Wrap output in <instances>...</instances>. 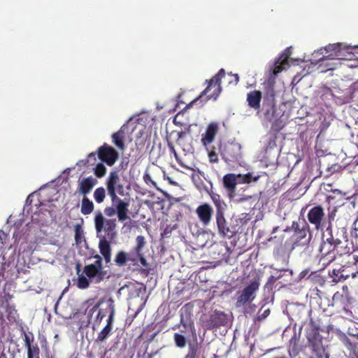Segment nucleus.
I'll use <instances>...</instances> for the list:
<instances>
[{
  "label": "nucleus",
  "instance_id": "55",
  "mask_svg": "<svg viewBox=\"0 0 358 358\" xmlns=\"http://www.w3.org/2000/svg\"><path fill=\"white\" fill-rule=\"evenodd\" d=\"M103 317H104V315H102V314H101V311H99V312L98 313L97 317H98V318H100V319L101 320Z\"/></svg>",
  "mask_w": 358,
  "mask_h": 358
},
{
  "label": "nucleus",
  "instance_id": "1",
  "mask_svg": "<svg viewBox=\"0 0 358 358\" xmlns=\"http://www.w3.org/2000/svg\"><path fill=\"white\" fill-rule=\"evenodd\" d=\"M206 190L215 207V222L220 236L228 238L233 237L236 234V230L229 225L225 218L227 203L221 198V196L213 192L212 189H206Z\"/></svg>",
  "mask_w": 358,
  "mask_h": 358
},
{
  "label": "nucleus",
  "instance_id": "36",
  "mask_svg": "<svg viewBox=\"0 0 358 358\" xmlns=\"http://www.w3.org/2000/svg\"><path fill=\"white\" fill-rule=\"evenodd\" d=\"M89 285H90L89 280L83 275H79L78 277V280H77V287L79 289H84L87 288L89 287Z\"/></svg>",
  "mask_w": 358,
  "mask_h": 358
},
{
  "label": "nucleus",
  "instance_id": "39",
  "mask_svg": "<svg viewBox=\"0 0 358 358\" xmlns=\"http://www.w3.org/2000/svg\"><path fill=\"white\" fill-rule=\"evenodd\" d=\"M83 235L80 230V227L79 225H76L75 229V241L77 244L81 243L82 240L83 238Z\"/></svg>",
  "mask_w": 358,
  "mask_h": 358
},
{
  "label": "nucleus",
  "instance_id": "10",
  "mask_svg": "<svg viewBox=\"0 0 358 358\" xmlns=\"http://www.w3.org/2000/svg\"><path fill=\"white\" fill-rule=\"evenodd\" d=\"M358 50L357 47H350L341 43L329 44L326 46L327 52H331L328 57L338 59L352 60L354 59V51Z\"/></svg>",
  "mask_w": 358,
  "mask_h": 358
},
{
  "label": "nucleus",
  "instance_id": "32",
  "mask_svg": "<svg viewBox=\"0 0 358 358\" xmlns=\"http://www.w3.org/2000/svg\"><path fill=\"white\" fill-rule=\"evenodd\" d=\"M199 350V345L197 342L189 343L188 352L185 358H196Z\"/></svg>",
  "mask_w": 358,
  "mask_h": 358
},
{
  "label": "nucleus",
  "instance_id": "35",
  "mask_svg": "<svg viewBox=\"0 0 358 358\" xmlns=\"http://www.w3.org/2000/svg\"><path fill=\"white\" fill-rule=\"evenodd\" d=\"M94 173L97 178H102L106 173V168L103 164L99 162L94 167Z\"/></svg>",
  "mask_w": 358,
  "mask_h": 358
},
{
  "label": "nucleus",
  "instance_id": "46",
  "mask_svg": "<svg viewBox=\"0 0 358 358\" xmlns=\"http://www.w3.org/2000/svg\"><path fill=\"white\" fill-rule=\"evenodd\" d=\"M229 76H231V78H233V80H230L229 83H234L235 85H236L238 81H239V77L238 76V74H229Z\"/></svg>",
  "mask_w": 358,
  "mask_h": 358
},
{
  "label": "nucleus",
  "instance_id": "17",
  "mask_svg": "<svg viewBox=\"0 0 358 358\" xmlns=\"http://www.w3.org/2000/svg\"><path fill=\"white\" fill-rule=\"evenodd\" d=\"M83 272L87 277L92 280H94L96 283L109 278L107 271H99L94 265L88 264L85 266Z\"/></svg>",
  "mask_w": 358,
  "mask_h": 358
},
{
  "label": "nucleus",
  "instance_id": "49",
  "mask_svg": "<svg viewBox=\"0 0 358 358\" xmlns=\"http://www.w3.org/2000/svg\"><path fill=\"white\" fill-rule=\"evenodd\" d=\"M277 279L278 278H275L274 276H271L269 278L268 282L271 283H274L277 280Z\"/></svg>",
  "mask_w": 358,
  "mask_h": 358
},
{
  "label": "nucleus",
  "instance_id": "41",
  "mask_svg": "<svg viewBox=\"0 0 358 358\" xmlns=\"http://www.w3.org/2000/svg\"><path fill=\"white\" fill-rule=\"evenodd\" d=\"M208 158L211 163H217L218 162L217 155L214 150H212L208 153Z\"/></svg>",
  "mask_w": 358,
  "mask_h": 358
},
{
  "label": "nucleus",
  "instance_id": "56",
  "mask_svg": "<svg viewBox=\"0 0 358 358\" xmlns=\"http://www.w3.org/2000/svg\"><path fill=\"white\" fill-rule=\"evenodd\" d=\"M181 113H182V112H179V113L176 115V117L173 119V123H174L175 124H178V122H177V120H176V117H177V116H178Z\"/></svg>",
  "mask_w": 358,
  "mask_h": 358
},
{
  "label": "nucleus",
  "instance_id": "9",
  "mask_svg": "<svg viewBox=\"0 0 358 358\" xmlns=\"http://www.w3.org/2000/svg\"><path fill=\"white\" fill-rule=\"evenodd\" d=\"M97 155L99 159L106 163L108 166H112L115 164L119 158L118 152L112 146L107 143H104L99 147L96 152H92L88 155L89 159L93 157L95 160V155Z\"/></svg>",
  "mask_w": 358,
  "mask_h": 358
},
{
  "label": "nucleus",
  "instance_id": "14",
  "mask_svg": "<svg viewBox=\"0 0 358 358\" xmlns=\"http://www.w3.org/2000/svg\"><path fill=\"white\" fill-rule=\"evenodd\" d=\"M227 315L224 312L215 310L205 322L206 329L213 330L227 324Z\"/></svg>",
  "mask_w": 358,
  "mask_h": 358
},
{
  "label": "nucleus",
  "instance_id": "63",
  "mask_svg": "<svg viewBox=\"0 0 358 358\" xmlns=\"http://www.w3.org/2000/svg\"><path fill=\"white\" fill-rule=\"evenodd\" d=\"M183 327L186 329H187L186 324H183Z\"/></svg>",
  "mask_w": 358,
  "mask_h": 358
},
{
  "label": "nucleus",
  "instance_id": "12",
  "mask_svg": "<svg viewBox=\"0 0 358 358\" xmlns=\"http://www.w3.org/2000/svg\"><path fill=\"white\" fill-rule=\"evenodd\" d=\"M220 155L227 163L238 162L242 157L241 145L238 143H227L220 147Z\"/></svg>",
  "mask_w": 358,
  "mask_h": 358
},
{
  "label": "nucleus",
  "instance_id": "4",
  "mask_svg": "<svg viewBox=\"0 0 358 358\" xmlns=\"http://www.w3.org/2000/svg\"><path fill=\"white\" fill-rule=\"evenodd\" d=\"M336 212V208H334L326 215L324 208L321 205H317L308 210L307 218L310 224L314 226L315 229L322 231L327 227V223L331 224L334 220Z\"/></svg>",
  "mask_w": 358,
  "mask_h": 358
},
{
  "label": "nucleus",
  "instance_id": "18",
  "mask_svg": "<svg viewBox=\"0 0 358 358\" xmlns=\"http://www.w3.org/2000/svg\"><path fill=\"white\" fill-rule=\"evenodd\" d=\"M24 345L27 350V358H40V349L37 343H34V337L24 333Z\"/></svg>",
  "mask_w": 358,
  "mask_h": 358
},
{
  "label": "nucleus",
  "instance_id": "37",
  "mask_svg": "<svg viewBox=\"0 0 358 358\" xmlns=\"http://www.w3.org/2000/svg\"><path fill=\"white\" fill-rule=\"evenodd\" d=\"M271 313V310L269 308H266L264 310H262V308H261L257 314L256 317L255 318V321L257 322H261L266 319Z\"/></svg>",
  "mask_w": 358,
  "mask_h": 358
},
{
  "label": "nucleus",
  "instance_id": "59",
  "mask_svg": "<svg viewBox=\"0 0 358 358\" xmlns=\"http://www.w3.org/2000/svg\"><path fill=\"white\" fill-rule=\"evenodd\" d=\"M0 358H6V356L4 354H1Z\"/></svg>",
  "mask_w": 358,
  "mask_h": 358
},
{
  "label": "nucleus",
  "instance_id": "25",
  "mask_svg": "<svg viewBox=\"0 0 358 358\" xmlns=\"http://www.w3.org/2000/svg\"><path fill=\"white\" fill-rule=\"evenodd\" d=\"M115 201H117L116 211L119 220L121 222L126 220L128 218V203L124 202L118 197Z\"/></svg>",
  "mask_w": 358,
  "mask_h": 358
},
{
  "label": "nucleus",
  "instance_id": "45",
  "mask_svg": "<svg viewBox=\"0 0 358 358\" xmlns=\"http://www.w3.org/2000/svg\"><path fill=\"white\" fill-rule=\"evenodd\" d=\"M115 210L111 207H108L105 208V213L106 215L110 217L115 214Z\"/></svg>",
  "mask_w": 358,
  "mask_h": 358
},
{
  "label": "nucleus",
  "instance_id": "11",
  "mask_svg": "<svg viewBox=\"0 0 358 358\" xmlns=\"http://www.w3.org/2000/svg\"><path fill=\"white\" fill-rule=\"evenodd\" d=\"M95 229L96 232L101 233L102 231H105L106 234L104 236H100L99 237H106V240L112 241L116 236L115 231V223L113 220H106L103 215L99 213L95 216L94 218Z\"/></svg>",
  "mask_w": 358,
  "mask_h": 358
},
{
  "label": "nucleus",
  "instance_id": "42",
  "mask_svg": "<svg viewBox=\"0 0 358 358\" xmlns=\"http://www.w3.org/2000/svg\"><path fill=\"white\" fill-rule=\"evenodd\" d=\"M168 147L169 148V150L170 152L173 154L176 159L178 162L179 161V159H178V155L177 154L176 150H175V148H174V145L173 144L171 143V142H168Z\"/></svg>",
  "mask_w": 358,
  "mask_h": 358
},
{
  "label": "nucleus",
  "instance_id": "48",
  "mask_svg": "<svg viewBox=\"0 0 358 358\" xmlns=\"http://www.w3.org/2000/svg\"><path fill=\"white\" fill-rule=\"evenodd\" d=\"M136 261V258L134 257V256L132 255H129V259H128V262H135Z\"/></svg>",
  "mask_w": 358,
  "mask_h": 358
},
{
  "label": "nucleus",
  "instance_id": "20",
  "mask_svg": "<svg viewBox=\"0 0 358 358\" xmlns=\"http://www.w3.org/2000/svg\"><path fill=\"white\" fill-rule=\"evenodd\" d=\"M262 99H263L262 93L259 90H253L247 94L248 106L257 111L261 106Z\"/></svg>",
  "mask_w": 358,
  "mask_h": 358
},
{
  "label": "nucleus",
  "instance_id": "60",
  "mask_svg": "<svg viewBox=\"0 0 358 358\" xmlns=\"http://www.w3.org/2000/svg\"><path fill=\"white\" fill-rule=\"evenodd\" d=\"M147 357H148V358H152V354H148Z\"/></svg>",
  "mask_w": 358,
  "mask_h": 358
},
{
  "label": "nucleus",
  "instance_id": "38",
  "mask_svg": "<svg viewBox=\"0 0 358 358\" xmlns=\"http://www.w3.org/2000/svg\"><path fill=\"white\" fill-rule=\"evenodd\" d=\"M110 315L107 320V324L106 326H109L110 328H112V322H113V316L115 314V308H114L113 300L110 301Z\"/></svg>",
  "mask_w": 358,
  "mask_h": 358
},
{
  "label": "nucleus",
  "instance_id": "40",
  "mask_svg": "<svg viewBox=\"0 0 358 358\" xmlns=\"http://www.w3.org/2000/svg\"><path fill=\"white\" fill-rule=\"evenodd\" d=\"M348 257V263L356 266V268L358 270V256L356 255H349Z\"/></svg>",
  "mask_w": 358,
  "mask_h": 358
},
{
  "label": "nucleus",
  "instance_id": "31",
  "mask_svg": "<svg viewBox=\"0 0 358 358\" xmlns=\"http://www.w3.org/2000/svg\"><path fill=\"white\" fill-rule=\"evenodd\" d=\"M112 329L113 328H110L109 326H105L104 328L98 334L95 341L103 342L105 341L110 334Z\"/></svg>",
  "mask_w": 358,
  "mask_h": 358
},
{
  "label": "nucleus",
  "instance_id": "7",
  "mask_svg": "<svg viewBox=\"0 0 358 358\" xmlns=\"http://www.w3.org/2000/svg\"><path fill=\"white\" fill-rule=\"evenodd\" d=\"M291 229L293 231L292 238L294 241V244L301 245L308 244L311 238L310 227L305 221L299 222L293 221Z\"/></svg>",
  "mask_w": 358,
  "mask_h": 358
},
{
  "label": "nucleus",
  "instance_id": "24",
  "mask_svg": "<svg viewBox=\"0 0 358 358\" xmlns=\"http://www.w3.org/2000/svg\"><path fill=\"white\" fill-rule=\"evenodd\" d=\"M96 182V180L92 177L83 178L79 183V192L85 196L92 190Z\"/></svg>",
  "mask_w": 358,
  "mask_h": 358
},
{
  "label": "nucleus",
  "instance_id": "6",
  "mask_svg": "<svg viewBox=\"0 0 358 358\" xmlns=\"http://www.w3.org/2000/svg\"><path fill=\"white\" fill-rule=\"evenodd\" d=\"M259 285V280H254L243 289L238 290L236 293V306L241 308L253 301L256 297V292L258 291Z\"/></svg>",
  "mask_w": 358,
  "mask_h": 358
},
{
  "label": "nucleus",
  "instance_id": "28",
  "mask_svg": "<svg viewBox=\"0 0 358 358\" xmlns=\"http://www.w3.org/2000/svg\"><path fill=\"white\" fill-rule=\"evenodd\" d=\"M94 210V203L87 197L84 196L82 199L80 211L83 215H89Z\"/></svg>",
  "mask_w": 358,
  "mask_h": 358
},
{
  "label": "nucleus",
  "instance_id": "22",
  "mask_svg": "<svg viewBox=\"0 0 358 358\" xmlns=\"http://www.w3.org/2000/svg\"><path fill=\"white\" fill-rule=\"evenodd\" d=\"M290 51L287 48L277 59L273 66V73L277 75L289 66L288 59Z\"/></svg>",
  "mask_w": 358,
  "mask_h": 358
},
{
  "label": "nucleus",
  "instance_id": "27",
  "mask_svg": "<svg viewBox=\"0 0 358 358\" xmlns=\"http://www.w3.org/2000/svg\"><path fill=\"white\" fill-rule=\"evenodd\" d=\"M238 183L249 184L252 182H257L260 176H253L252 173H248L246 174H238Z\"/></svg>",
  "mask_w": 358,
  "mask_h": 358
},
{
  "label": "nucleus",
  "instance_id": "30",
  "mask_svg": "<svg viewBox=\"0 0 358 358\" xmlns=\"http://www.w3.org/2000/svg\"><path fill=\"white\" fill-rule=\"evenodd\" d=\"M345 345L350 351V356L352 358H358V344L352 343L347 338L345 342Z\"/></svg>",
  "mask_w": 358,
  "mask_h": 358
},
{
  "label": "nucleus",
  "instance_id": "53",
  "mask_svg": "<svg viewBox=\"0 0 358 358\" xmlns=\"http://www.w3.org/2000/svg\"><path fill=\"white\" fill-rule=\"evenodd\" d=\"M99 305H100V303H98L95 304V305L93 306V308H92V310L93 311H94L95 310H96V309L99 307Z\"/></svg>",
  "mask_w": 358,
  "mask_h": 358
},
{
  "label": "nucleus",
  "instance_id": "3",
  "mask_svg": "<svg viewBox=\"0 0 358 358\" xmlns=\"http://www.w3.org/2000/svg\"><path fill=\"white\" fill-rule=\"evenodd\" d=\"M310 328L306 331L308 346L311 349L315 358H329L323 345L322 336L320 334V326L313 319L310 320Z\"/></svg>",
  "mask_w": 358,
  "mask_h": 358
},
{
  "label": "nucleus",
  "instance_id": "54",
  "mask_svg": "<svg viewBox=\"0 0 358 358\" xmlns=\"http://www.w3.org/2000/svg\"><path fill=\"white\" fill-rule=\"evenodd\" d=\"M94 258L96 259V260H102V258L99 255H94Z\"/></svg>",
  "mask_w": 358,
  "mask_h": 358
},
{
  "label": "nucleus",
  "instance_id": "44",
  "mask_svg": "<svg viewBox=\"0 0 358 358\" xmlns=\"http://www.w3.org/2000/svg\"><path fill=\"white\" fill-rule=\"evenodd\" d=\"M91 265H94L99 271H104L102 266V260H96L94 263L91 264Z\"/></svg>",
  "mask_w": 358,
  "mask_h": 358
},
{
  "label": "nucleus",
  "instance_id": "47",
  "mask_svg": "<svg viewBox=\"0 0 358 358\" xmlns=\"http://www.w3.org/2000/svg\"><path fill=\"white\" fill-rule=\"evenodd\" d=\"M185 135H186V132L185 131H180L178 133V138H177V143H180L179 141L184 138L185 137Z\"/></svg>",
  "mask_w": 358,
  "mask_h": 358
},
{
  "label": "nucleus",
  "instance_id": "34",
  "mask_svg": "<svg viewBox=\"0 0 358 358\" xmlns=\"http://www.w3.org/2000/svg\"><path fill=\"white\" fill-rule=\"evenodd\" d=\"M136 245L134 248V252L136 255H140L145 245V239L143 236H138L136 238Z\"/></svg>",
  "mask_w": 358,
  "mask_h": 358
},
{
  "label": "nucleus",
  "instance_id": "64",
  "mask_svg": "<svg viewBox=\"0 0 358 358\" xmlns=\"http://www.w3.org/2000/svg\"><path fill=\"white\" fill-rule=\"evenodd\" d=\"M329 171L332 173V172L336 171V170H330Z\"/></svg>",
  "mask_w": 358,
  "mask_h": 358
},
{
  "label": "nucleus",
  "instance_id": "2",
  "mask_svg": "<svg viewBox=\"0 0 358 358\" xmlns=\"http://www.w3.org/2000/svg\"><path fill=\"white\" fill-rule=\"evenodd\" d=\"M257 114L262 115L266 121L272 122L273 129L280 130L282 128V121L278 118L275 92L273 87H268L264 92L262 104L257 111Z\"/></svg>",
  "mask_w": 358,
  "mask_h": 358
},
{
  "label": "nucleus",
  "instance_id": "23",
  "mask_svg": "<svg viewBox=\"0 0 358 358\" xmlns=\"http://www.w3.org/2000/svg\"><path fill=\"white\" fill-rule=\"evenodd\" d=\"M217 131V124L215 122L210 123L208 126L206 133L201 138L203 144L206 145L207 144L211 143L214 141L215 136H216Z\"/></svg>",
  "mask_w": 358,
  "mask_h": 358
},
{
  "label": "nucleus",
  "instance_id": "50",
  "mask_svg": "<svg viewBox=\"0 0 358 358\" xmlns=\"http://www.w3.org/2000/svg\"><path fill=\"white\" fill-rule=\"evenodd\" d=\"M292 352H294V353L297 354V349H296V340L294 341V345H293V347H292Z\"/></svg>",
  "mask_w": 358,
  "mask_h": 358
},
{
  "label": "nucleus",
  "instance_id": "43",
  "mask_svg": "<svg viewBox=\"0 0 358 358\" xmlns=\"http://www.w3.org/2000/svg\"><path fill=\"white\" fill-rule=\"evenodd\" d=\"M137 257L139 258L140 263L145 267L148 266V264L147 262L146 259L144 257L143 254L141 252L140 255H136Z\"/></svg>",
  "mask_w": 358,
  "mask_h": 358
},
{
  "label": "nucleus",
  "instance_id": "33",
  "mask_svg": "<svg viewBox=\"0 0 358 358\" xmlns=\"http://www.w3.org/2000/svg\"><path fill=\"white\" fill-rule=\"evenodd\" d=\"M106 197V190L103 187H100L95 189L94 192V198L96 203H101Z\"/></svg>",
  "mask_w": 358,
  "mask_h": 358
},
{
  "label": "nucleus",
  "instance_id": "13",
  "mask_svg": "<svg viewBox=\"0 0 358 358\" xmlns=\"http://www.w3.org/2000/svg\"><path fill=\"white\" fill-rule=\"evenodd\" d=\"M106 187L108 194L114 202L117 199V193L122 194L123 192V186L120 183V178L118 173L113 171L110 173L108 178L106 180Z\"/></svg>",
  "mask_w": 358,
  "mask_h": 358
},
{
  "label": "nucleus",
  "instance_id": "21",
  "mask_svg": "<svg viewBox=\"0 0 358 358\" xmlns=\"http://www.w3.org/2000/svg\"><path fill=\"white\" fill-rule=\"evenodd\" d=\"M110 241L106 237H99V248L106 264L111 261V247Z\"/></svg>",
  "mask_w": 358,
  "mask_h": 358
},
{
  "label": "nucleus",
  "instance_id": "29",
  "mask_svg": "<svg viewBox=\"0 0 358 358\" xmlns=\"http://www.w3.org/2000/svg\"><path fill=\"white\" fill-rule=\"evenodd\" d=\"M129 254L124 251H118L115 255L114 262L118 266H125L128 262Z\"/></svg>",
  "mask_w": 358,
  "mask_h": 358
},
{
  "label": "nucleus",
  "instance_id": "16",
  "mask_svg": "<svg viewBox=\"0 0 358 358\" xmlns=\"http://www.w3.org/2000/svg\"><path fill=\"white\" fill-rule=\"evenodd\" d=\"M238 183V176L235 173H227L222 178L223 187L230 200L233 199L236 196V189Z\"/></svg>",
  "mask_w": 358,
  "mask_h": 358
},
{
  "label": "nucleus",
  "instance_id": "61",
  "mask_svg": "<svg viewBox=\"0 0 358 358\" xmlns=\"http://www.w3.org/2000/svg\"><path fill=\"white\" fill-rule=\"evenodd\" d=\"M94 301L93 299H92V300H89V301H86V303H89V302H90V301Z\"/></svg>",
  "mask_w": 358,
  "mask_h": 358
},
{
  "label": "nucleus",
  "instance_id": "58",
  "mask_svg": "<svg viewBox=\"0 0 358 358\" xmlns=\"http://www.w3.org/2000/svg\"><path fill=\"white\" fill-rule=\"evenodd\" d=\"M146 178H147V180H149L150 177V176H149V175H145V176H144V180H145V181H146Z\"/></svg>",
  "mask_w": 358,
  "mask_h": 358
},
{
  "label": "nucleus",
  "instance_id": "62",
  "mask_svg": "<svg viewBox=\"0 0 358 358\" xmlns=\"http://www.w3.org/2000/svg\"><path fill=\"white\" fill-rule=\"evenodd\" d=\"M275 358H285V357H275Z\"/></svg>",
  "mask_w": 358,
  "mask_h": 358
},
{
  "label": "nucleus",
  "instance_id": "8",
  "mask_svg": "<svg viewBox=\"0 0 358 358\" xmlns=\"http://www.w3.org/2000/svg\"><path fill=\"white\" fill-rule=\"evenodd\" d=\"M341 243V241L333 238H327V241H323L320 247V262L322 265L327 266L331 263L336 257V248Z\"/></svg>",
  "mask_w": 358,
  "mask_h": 358
},
{
  "label": "nucleus",
  "instance_id": "51",
  "mask_svg": "<svg viewBox=\"0 0 358 358\" xmlns=\"http://www.w3.org/2000/svg\"><path fill=\"white\" fill-rule=\"evenodd\" d=\"M354 225H355V230L358 231V219L355 222Z\"/></svg>",
  "mask_w": 358,
  "mask_h": 358
},
{
  "label": "nucleus",
  "instance_id": "5",
  "mask_svg": "<svg viewBox=\"0 0 358 358\" xmlns=\"http://www.w3.org/2000/svg\"><path fill=\"white\" fill-rule=\"evenodd\" d=\"M225 76V71L221 69L217 73L213 76L209 80H206L208 86L201 94L185 106V109L189 108L194 103L203 96H206L205 101L213 99L216 100L222 92L221 80Z\"/></svg>",
  "mask_w": 358,
  "mask_h": 358
},
{
  "label": "nucleus",
  "instance_id": "15",
  "mask_svg": "<svg viewBox=\"0 0 358 358\" xmlns=\"http://www.w3.org/2000/svg\"><path fill=\"white\" fill-rule=\"evenodd\" d=\"M196 214L203 226L206 227L211 222L214 210L208 203H203L196 208Z\"/></svg>",
  "mask_w": 358,
  "mask_h": 358
},
{
  "label": "nucleus",
  "instance_id": "52",
  "mask_svg": "<svg viewBox=\"0 0 358 358\" xmlns=\"http://www.w3.org/2000/svg\"><path fill=\"white\" fill-rule=\"evenodd\" d=\"M308 273V270H304L301 273V275H303V277H304L305 275H306Z\"/></svg>",
  "mask_w": 358,
  "mask_h": 358
},
{
  "label": "nucleus",
  "instance_id": "57",
  "mask_svg": "<svg viewBox=\"0 0 358 358\" xmlns=\"http://www.w3.org/2000/svg\"><path fill=\"white\" fill-rule=\"evenodd\" d=\"M146 178H147V180H149L150 177V176H149V175H145V176H144V180H145V181H146Z\"/></svg>",
  "mask_w": 358,
  "mask_h": 358
},
{
  "label": "nucleus",
  "instance_id": "19",
  "mask_svg": "<svg viewBox=\"0 0 358 358\" xmlns=\"http://www.w3.org/2000/svg\"><path fill=\"white\" fill-rule=\"evenodd\" d=\"M128 127L125 124L122 125L120 129L113 134L112 142L113 144L120 150H124L125 145H124V139L126 138V132Z\"/></svg>",
  "mask_w": 358,
  "mask_h": 358
},
{
  "label": "nucleus",
  "instance_id": "26",
  "mask_svg": "<svg viewBox=\"0 0 358 358\" xmlns=\"http://www.w3.org/2000/svg\"><path fill=\"white\" fill-rule=\"evenodd\" d=\"M176 345L180 348H183L187 344L186 330H180V333H175L173 335Z\"/></svg>",
  "mask_w": 358,
  "mask_h": 358
}]
</instances>
